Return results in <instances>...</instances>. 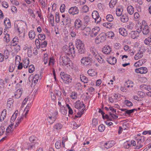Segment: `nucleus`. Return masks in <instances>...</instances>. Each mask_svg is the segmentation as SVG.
Listing matches in <instances>:
<instances>
[{"mask_svg":"<svg viewBox=\"0 0 151 151\" xmlns=\"http://www.w3.org/2000/svg\"><path fill=\"white\" fill-rule=\"evenodd\" d=\"M63 50L65 55H71L72 56H73V55H75V48L72 44L69 46L67 45L64 46L63 47Z\"/></svg>","mask_w":151,"mask_h":151,"instance_id":"1","label":"nucleus"},{"mask_svg":"<svg viewBox=\"0 0 151 151\" xmlns=\"http://www.w3.org/2000/svg\"><path fill=\"white\" fill-rule=\"evenodd\" d=\"M76 45L79 53L82 54L86 53V50L84 46V45L82 41L80 40H76Z\"/></svg>","mask_w":151,"mask_h":151,"instance_id":"2","label":"nucleus"},{"mask_svg":"<svg viewBox=\"0 0 151 151\" xmlns=\"http://www.w3.org/2000/svg\"><path fill=\"white\" fill-rule=\"evenodd\" d=\"M90 51L92 54L97 60L100 63H104V59L101 56L98 54L96 49L93 47H91L90 48Z\"/></svg>","mask_w":151,"mask_h":151,"instance_id":"3","label":"nucleus"},{"mask_svg":"<svg viewBox=\"0 0 151 151\" xmlns=\"http://www.w3.org/2000/svg\"><path fill=\"white\" fill-rule=\"evenodd\" d=\"M93 60L90 56L83 57L81 60V62L85 66H91L92 64Z\"/></svg>","mask_w":151,"mask_h":151,"instance_id":"4","label":"nucleus"},{"mask_svg":"<svg viewBox=\"0 0 151 151\" xmlns=\"http://www.w3.org/2000/svg\"><path fill=\"white\" fill-rule=\"evenodd\" d=\"M60 74L61 78L65 83L68 84L72 82V77L69 75L65 74L64 72H61Z\"/></svg>","mask_w":151,"mask_h":151,"instance_id":"5","label":"nucleus"},{"mask_svg":"<svg viewBox=\"0 0 151 151\" xmlns=\"http://www.w3.org/2000/svg\"><path fill=\"white\" fill-rule=\"evenodd\" d=\"M143 21L140 28V30H139V32H140L142 31L143 35H147L149 34L150 32V29L148 26L145 23V22L144 24H143Z\"/></svg>","mask_w":151,"mask_h":151,"instance_id":"6","label":"nucleus"},{"mask_svg":"<svg viewBox=\"0 0 151 151\" xmlns=\"http://www.w3.org/2000/svg\"><path fill=\"white\" fill-rule=\"evenodd\" d=\"M106 33L102 32L99 34L95 40V42L97 44L102 42L106 40Z\"/></svg>","mask_w":151,"mask_h":151,"instance_id":"7","label":"nucleus"},{"mask_svg":"<svg viewBox=\"0 0 151 151\" xmlns=\"http://www.w3.org/2000/svg\"><path fill=\"white\" fill-rule=\"evenodd\" d=\"M60 63H63L62 64L63 65H66L70 64V60L68 57L64 56L62 57H60Z\"/></svg>","mask_w":151,"mask_h":151,"instance_id":"8","label":"nucleus"},{"mask_svg":"<svg viewBox=\"0 0 151 151\" xmlns=\"http://www.w3.org/2000/svg\"><path fill=\"white\" fill-rule=\"evenodd\" d=\"M100 28L98 27H96L93 28L91 30V36L92 37L96 36L100 33Z\"/></svg>","mask_w":151,"mask_h":151,"instance_id":"9","label":"nucleus"},{"mask_svg":"<svg viewBox=\"0 0 151 151\" xmlns=\"http://www.w3.org/2000/svg\"><path fill=\"white\" fill-rule=\"evenodd\" d=\"M147 69L146 67H142L135 69V72L137 73L145 74L147 73Z\"/></svg>","mask_w":151,"mask_h":151,"instance_id":"10","label":"nucleus"},{"mask_svg":"<svg viewBox=\"0 0 151 151\" xmlns=\"http://www.w3.org/2000/svg\"><path fill=\"white\" fill-rule=\"evenodd\" d=\"M79 12L78 8L76 6L71 7L69 10V14L73 15L78 14Z\"/></svg>","mask_w":151,"mask_h":151,"instance_id":"11","label":"nucleus"},{"mask_svg":"<svg viewBox=\"0 0 151 151\" xmlns=\"http://www.w3.org/2000/svg\"><path fill=\"white\" fill-rule=\"evenodd\" d=\"M14 27L15 29L17 30L19 34L22 33L24 31V29L23 24H14Z\"/></svg>","mask_w":151,"mask_h":151,"instance_id":"12","label":"nucleus"},{"mask_svg":"<svg viewBox=\"0 0 151 151\" xmlns=\"http://www.w3.org/2000/svg\"><path fill=\"white\" fill-rule=\"evenodd\" d=\"M75 107L76 109H81L82 108H83L85 107L84 104L83 103H81L80 101H77L75 104Z\"/></svg>","mask_w":151,"mask_h":151,"instance_id":"13","label":"nucleus"},{"mask_svg":"<svg viewBox=\"0 0 151 151\" xmlns=\"http://www.w3.org/2000/svg\"><path fill=\"white\" fill-rule=\"evenodd\" d=\"M114 144L115 143L114 141H109L105 143L104 145L106 148L108 149L113 146Z\"/></svg>","mask_w":151,"mask_h":151,"instance_id":"14","label":"nucleus"},{"mask_svg":"<svg viewBox=\"0 0 151 151\" xmlns=\"http://www.w3.org/2000/svg\"><path fill=\"white\" fill-rule=\"evenodd\" d=\"M102 51L105 54H109L111 51V48L109 46H105L103 49Z\"/></svg>","mask_w":151,"mask_h":151,"instance_id":"15","label":"nucleus"},{"mask_svg":"<svg viewBox=\"0 0 151 151\" xmlns=\"http://www.w3.org/2000/svg\"><path fill=\"white\" fill-rule=\"evenodd\" d=\"M82 25V22L79 19H77L74 23V26L76 28H80Z\"/></svg>","mask_w":151,"mask_h":151,"instance_id":"16","label":"nucleus"},{"mask_svg":"<svg viewBox=\"0 0 151 151\" xmlns=\"http://www.w3.org/2000/svg\"><path fill=\"white\" fill-rule=\"evenodd\" d=\"M146 62V60L145 59H141L139 60L138 61L135 63L134 65L137 67L142 65Z\"/></svg>","mask_w":151,"mask_h":151,"instance_id":"17","label":"nucleus"},{"mask_svg":"<svg viewBox=\"0 0 151 151\" xmlns=\"http://www.w3.org/2000/svg\"><path fill=\"white\" fill-rule=\"evenodd\" d=\"M22 93V89H18L14 94V97L16 99H18L20 97Z\"/></svg>","mask_w":151,"mask_h":151,"instance_id":"18","label":"nucleus"},{"mask_svg":"<svg viewBox=\"0 0 151 151\" xmlns=\"http://www.w3.org/2000/svg\"><path fill=\"white\" fill-rule=\"evenodd\" d=\"M129 35L132 38L134 39L138 36L139 33L138 31H132Z\"/></svg>","mask_w":151,"mask_h":151,"instance_id":"19","label":"nucleus"},{"mask_svg":"<svg viewBox=\"0 0 151 151\" xmlns=\"http://www.w3.org/2000/svg\"><path fill=\"white\" fill-rule=\"evenodd\" d=\"M121 110L122 111H125V114H127L130 115L131 114L134 112V111H137V109H134L131 110H127L126 109H122Z\"/></svg>","mask_w":151,"mask_h":151,"instance_id":"20","label":"nucleus"},{"mask_svg":"<svg viewBox=\"0 0 151 151\" xmlns=\"http://www.w3.org/2000/svg\"><path fill=\"white\" fill-rule=\"evenodd\" d=\"M128 17L126 14H124L121 15V20L123 22H126L128 21Z\"/></svg>","mask_w":151,"mask_h":151,"instance_id":"21","label":"nucleus"},{"mask_svg":"<svg viewBox=\"0 0 151 151\" xmlns=\"http://www.w3.org/2000/svg\"><path fill=\"white\" fill-rule=\"evenodd\" d=\"M19 42V39L18 37H15L12 40L11 42V45L14 46L17 45Z\"/></svg>","mask_w":151,"mask_h":151,"instance_id":"22","label":"nucleus"},{"mask_svg":"<svg viewBox=\"0 0 151 151\" xmlns=\"http://www.w3.org/2000/svg\"><path fill=\"white\" fill-rule=\"evenodd\" d=\"M123 9L121 7L116 8V14L117 16H120L122 14Z\"/></svg>","mask_w":151,"mask_h":151,"instance_id":"23","label":"nucleus"},{"mask_svg":"<svg viewBox=\"0 0 151 151\" xmlns=\"http://www.w3.org/2000/svg\"><path fill=\"white\" fill-rule=\"evenodd\" d=\"M4 23L6 27L9 28L11 27L10 20L9 19L6 18L4 20Z\"/></svg>","mask_w":151,"mask_h":151,"instance_id":"24","label":"nucleus"},{"mask_svg":"<svg viewBox=\"0 0 151 151\" xmlns=\"http://www.w3.org/2000/svg\"><path fill=\"white\" fill-rule=\"evenodd\" d=\"M88 73L89 76H96L97 74V72L93 69L89 70L88 71Z\"/></svg>","mask_w":151,"mask_h":151,"instance_id":"25","label":"nucleus"},{"mask_svg":"<svg viewBox=\"0 0 151 151\" xmlns=\"http://www.w3.org/2000/svg\"><path fill=\"white\" fill-rule=\"evenodd\" d=\"M23 67L24 68H27L29 63V59L28 58H26L23 60Z\"/></svg>","mask_w":151,"mask_h":151,"instance_id":"26","label":"nucleus"},{"mask_svg":"<svg viewBox=\"0 0 151 151\" xmlns=\"http://www.w3.org/2000/svg\"><path fill=\"white\" fill-rule=\"evenodd\" d=\"M118 0H111L109 3L110 7L111 8H113L116 4Z\"/></svg>","mask_w":151,"mask_h":151,"instance_id":"27","label":"nucleus"},{"mask_svg":"<svg viewBox=\"0 0 151 151\" xmlns=\"http://www.w3.org/2000/svg\"><path fill=\"white\" fill-rule=\"evenodd\" d=\"M116 60L115 58L111 57L109 59L108 61L110 64L114 65L116 63Z\"/></svg>","mask_w":151,"mask_h":151,"instance_id":"28","label":"nucleus"},{"mask_svg":"<svg viewBox=\"0 0 151 151\" xmlns=\"http://www.w3.org/2000/svg\"><path fill=\"white\" fill-rule=\"evenodd\" d=\"M127 11L128 13L130 14H132L134 12V8L132 6H129L127 8Z\"/></svg>","mask_w":151,"mask_h":151,"instance_id":"29","label":"nucleus"},{"mask_svg":"<svg viewBox=\"0 0 151 151\" xmlns=\"http://www.w3.org/2000/svg\"><path fill=\"white\" fill-rule=\"evenodd\" d=\"M119 32L120 34L122 36H126L127 32L125 29L123 28H119Z\"/></svg>","mask_w":151,"mask_h":151,"instance_id":"30","label":"nucleus"},{"mask_svg":"<svg viewBox=\"0 0 151 151\" xmlns=\"http://www.w3.org/2000/svg\"><path fill=\"white\" fill-rule=\"evenodd\" d=\"M143 56V53L142 52H139L137 53L134 57V59L135 60H138L141 58Z\"/></svg>","mask_w":151,"mask_h":151,"instance_id":"31","label":"nucleus"},{"mask_svg":"<svg viewBox=\"0 0 151 151\" xmlns=\"http://www.w3.org/2000/svg\"><path fill=\"white\" fill-rule=\"evenodd\" d=\"M47 121L50 124H52L55 121V118L53 117L49 116L47 118Z\"/></svg>","mask_w":151,"mask_h":151,"instance_id":"32","label":"nucleus"},{"mask_svg":"<svg viewBox=\"0 0 151 151\" xmlns=\"http://www.w3.org/2000/svg\"><path fill=\"white\" fill-rule=\"evenodd\" d=\"M28 35L30 39L32 40L35 37V32L32 30H31L29 32Z\"/></svg>","mask_w":151,"mask_h":151,"instance_id":"33","label":"nucleus"},{"mask_svg":"<svg viewBox=\"0 0 151 151\" xmlns=\"http://www.w3.org/2000/svg\"><path fill=\"white\" fill-rule=\"evenodd\" d=\"M81 81L85 83H88V80L87 78L84 76H80Z\"/></svg>","mask_w":151,"mask_h":151,"instance_id":"34","label":"nucleus"},{"mask_svg":"<svg viewBox=\"0 0 151 151\" xmlns=\"http://www.w3.org/2000/svg\"><path fill=\"white\" fill-rule=\"evenodd\" d=\"M106 37L107 36L108 37H111L112 39L113 38V37H114V32L112 31H110L108 32L107 33H106Z\"/></svg>","mask_w":151,"mask_h":151,"instance_id":"35","label":"nucleus"},{"mask_svg":"<svg viewBox=\"0 0 151 151\" xmlns=\"http://www.w3.org/2000/svg\"><path fill=\"white\" fill-rule=\"evenodd\" d=\"M106 18L107 20L109 22H111L114 19L113 16L110 14H108L106 17Z\"/></svg>","mask_w":151,"mask_h":151,"instance_id":"36","label":"nucleus"},{"mask_svg":"<svg viewBox=\"0 0 151 151\" xmlns=\"http://www.w3.org/2000/svg\"><path fill=\"white\" fill-rule=\"evenodd\" d=\"M99 15V14L97 11H93L92 14V17L94 19H96V18H97L98 17V16Z\"/></svg>","mask_w":151,"mask_h":151,"instance_id":"37","label":"nucleus"},{"mask_svg":"<svg viewBox=\"0 0 151 151\" xmlns=\"http://www.w3.org/2000/svg\"><path fill=\"white\" fill-rule=\"evenodd\" d=\"M84 23L86 24H89L90 22V17L88 16H85L84 18Z\"/></svg>","mask_w":151,"mask_h":151,"instance_id":"38","label":"nucleus"},{"mask_svg":"<svg viewBox=\"0 0 151 151\" xmlns=\"http://www.w3.org/2000/svg\"><path fill=\"white\" fill-rule=\"evenodd\" d=\"M35 69L34 66L33 65H30L29 67V72L32 73L33 72Z\"/></svg>","mask_w":151,"mask_h":151,"instance_id":"39","label":"nucleus"},{"mask_svg":"<svg viewBox=\"0 0 151 151\" xmlns=\"http://www.w3.org/2000/svg\"><path fill=\"white\" fill-rule=\"evenodd\" d=\"M103 25L104 27L109 29L112 26L111 24L109 22L104 23L103 24Z\"/></svg>","mask_w":151,"mask_h":151,"instance_id":"40","label":"nucleus"},{"mask_svg":"<svg viewBox=\"0 0 151 151\" xmlns=\"http://www.w3.org/2000/svg\"><path fill=\"white\" fill-rule=\"evenodd\" d=\"M47 42L46 41H44L43 42L41 41L40 47L42 48L45 47H47Z\"/></svg>","mask_w":151,"mask_h":151,"instance_id":"41","label":"nucleus"},{"mask_svg":"<svg viewBox=\"0 0 151 151\" xmlns=\"http://www.w3.org/2000/svg\"><path fill=\"white\" fill-rule=\"evenodd\" d=\"M62 127V126L60 123H57L54 126V128L56 129H60Z\"/></svg>","mask_w":151,"mask_h":151,"instance_id":"42","label":"nucleus"},{"mask_svg":"<svg viewBox=\"0 0 151 151\" xmlns=\"http://www.w3.org/2000/svg\"><path fill=\"white\" fill-rule=\"evenodd\" d=\"M4 40L6 42H8L10 41V38L9 37V35L7 34L5 35L4 37Z\"/></svg>","mask_w":151,"mask_h":151,"instance_id":"43","label":"nucleus"},{"mask_svg":"<svg viewBox=\"0 0 151 151\" xmlns=\"http://www.w3.org/2000/svg\"><path fill=\"white\" fill-rule=\"evenodd\" d=\"M20 60V57L19 56L17 55L15 58V64L16 65H18Z\"/></svg>","mask_w":151,"mask_h":151,"instance_id":"44","label":"nucleus"},{"mask_svg":"<svg viewBox=\"0 0 151 151\" xmlns=\"http://www.w3.org/2000/svg\"><path fill=\"white\" fill-rule=\"evenodd\" d=\"M124 103L125 104L128 106H133L132 103L130 101L128 100H125Z\"/></svg>","mask_w":151,"mask_h":151,"instance_id":"45","label":"nucleus"},{"mask_svg":"<svg viewBox=\"0 0 151 151\" xmlns=\"http://www.w3.org/2000/svg\"><path fill=\"white\" fill-rule=\"evenodd\" d=\"M35 43L37 48L39 49L40 47L41 41H40L38 39H36L35 40Z\"/></svg>","mask_w":151,"mask_h":151,"instance_id":"46","label":"nucleus"},{"mask_svg":"<svg viewBox=\"0 0 151 151\" xmlns=\"http://www.w3.org/2000/svg\"><path fill=\"white\" fill-rule=\"evenodd\" d=\"M55 146L56 149H60L61 146L60 141H57L55 144Z\"/></svg>","mask_w":151,"mask_h":151,"instance_id":"47","label":"nucleus"},{"mask_svg":"<svg viewBox=\"0 0 151 151\" xmlns=\"http://www.w3.org/2000/svg\"><path fill=\"white\" fill-rule=\"evenodd\" d=\"M105 129V127L103 124L100 125L98 127V129L100 132H103Z\"/></svg>","mask_w":151,"mask_h":151,"instance_id":"48","label":"nucleus"},{"mask_svg":"<svg viewBox=\"0 0 151 151\" xmlns=\"http://www.w3.org/2000/svg\"><path fill=\"white\" fill-rule=\"evenodd\" d=\"M18 113V111H15L14 113L12 115L11 118V120L12 121H14L16 119L17 117V115Z\"/></svg>","mask_w":151,"mask_h":151,"instance_id":"49","label":"nucleus"},{"mask_svg":"<svg viewBox=\"0 0 151 151\" xmlns=\"http://www.w3.org/2000/svg\"><path fill=\"white\" fill-rule=\"evenodd\" d=\"M28 12L30 14L31 16L33 18H35V15L32 10L31 9H28Z\"/></svg>","mask_w":151,"mask_h":151,"instance_id":"50","label":"nucleus"},{"mask_svg":"<svg viewBox=\"0 0 151 151\" xmlns=\"http://www.w3.org/2000/svg\"><path fill=\"white\" fill-rule=\"evenodd\" d=\"M70 97L72 99H75L77 97V94L75 92H73L71 93L70 95Z\"/></svg>","mask_w":151,"mask_h":151,"instance_id":"51","label":"nucleus"},{"mask_svg":"<svg viewBox=\"0 0 151 151\" xmlns=\"http://www.w3.org/2000/svg\"><path fill=\"white\" fill-rule=\"evenodd\" d=\"M65 6L64 4H62L60 7V10L61 13L64 12L65 10Z\"/></svg>","mask_w":151,"mask_h":151,"instance_id":"52","label":"nucleus"},{"mask_svg":"<svg viewBox=\"0 0 151 151\" xmlns=\"http://www.w3.org/2000/svg\"><path fill=\"white\" fill-rule=\"evenodd\" d=\"M54 59L53 58L50 57V60L49 62V65H53L54 63Z\"/></svg>","mask_w":151,"mask_h":151,"instance_id":"53","label":"nucleus"},{"mask_svg":"<svg viewBox=\"0 0 151 151\" xmlns=\"http://www.w3.org/2000/svg\"><path fill=\"white\" fill-rule=\"evenodd\" d=\"M82 9L83 12L86 13L88 11L89 8L87 5H85L83 7Z\"/></svg>","mask_w":151,"mask_h":151,"instance_id":"54","label":"nucleus"},{"mask_svg":"<svg viewBox=\"0 0 151 151\" xmlns=\"http://www.w3.org/2000/svg\"><path fill=\"white\" fill-rule=\"evenodd\" d=\"M38 38L41 40H43L45 39V35L42 34H39L38 36Z\"/></svg>","mask_w":151,"mask_h":151,"instance_id":"55","label":"nucleus"},{"mask_svg":"<svg viewBox=\"0 0 151 151\" xmlns=\"http://www.w3.org/2000/svg\"><path fill=\"white\" fill-rule=\"evenodd\" d=\"M91 30V29L89 27H85L84 32H86V34H89Z\"/></svg>","mask_w":151,"mask_h":151,"instance_id":"56","label":"nucleus"},{"mask_svg":"<svg viewBox=\"0 0 151 151\" xmlns=\"http://www.w3.org/2000/svg\"><path fill=\"white\" fill-rule=\"evenodd\" d=\"M56 21L58 23L59 21V13L58 12H56L55 14Z\"/></svg>","mask_w":151,"mask_h":151,"instance_id":"57","label":"nucleus"},{"mask_svg":"<svg viewBox=\"0 0 151 151\" xmlns=\"http://www.w3.org/2000/svg\"><path fill=\"white\" fill-rule=\"evenodd\" d=\"M98 123V120L96 119H93L92 120V124L94 126H96Z\"/></svg>","mask_w":151,"mask_h":151,"instance_id":"58","label":"nucleus"},{"mask_svg":"<svg viewBox=\"0 0 151 151\" xmlns=\"http://www.w3.org/2000/svg\"><path fill=\"white\" fill-rule=\"evenodd\" d=\"M5 128L4 127L1 126L0 127V135H2L4 132Z\"/></svg>","mask_w":151,"mask_h":151,"instance_id":"59","label":"nucleus"},{"mask_svg":"<svg viewBox=\"0 0 151 151\" xmlns=\"http://www.w3.org/2000/svg\"><path fill=\"white\" fill-rule=\"evenodd\" d=\"M76 31L75 30H72L70 31V35L72 37H74L76 35Z\"/></svg>","mask_w":151,"mask_h":151,"instance_id":"60","label":"nucleus"},{"mask_svg":"<svg viewBox=\"0 0 151 151\" xmlns=\"http://www.w3.org/2000/svg\"><path fill=\"white\" fill-rule=\"evenodd\" d=\"M83 108L82 109V110L78 111L77 113V115H78V116L81 117V116L84 114V110H83Z\"/></svg>","mask_w":151,"mask_h":151,"instance_id":"61","label":"nucleus"},{"mask_svg":"<svg viewBox=\"0 0 151 151\" xmlns=\"http://www.w3.org/2000/svg\"><path fill=\"white\" fill-rule=\"evenodd\" d=\"M12 130H13L11 129L8 127L6 129V135H9V132H12Z\"/></svg>","mask_w":151,"mask_h":151,"instance_id":"62","label":"nucleus"},{"mask_svg":"<svg viewBox=\"0 0 151 151\" xmlns=\"http://www.w3.org/2000/svg\"><path fill=\"white\" fill-rule=\"evenodd\" d=\"M38 80L33 79L31 85L32 86H35L36 84L37 83Z\"/></svg>","mask_w":151,"mask_h":151,"instance_id":"63","label":"nucleus"},{"mask_svg":"<svg viewBox=\"0 0 151 151\" xmlns=\"http://www.w3.org/2000/svg\"><path fill=\"white\" fill-rule=\"evenodd\" d=\"M131 146V144L127 142H125L124 144V147L126 149L129 148Z\"/></svg>","mask_w":151,"mask_h":151,"instance_id":"64","label":"nucleus"}]
</instances>
